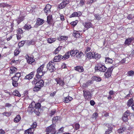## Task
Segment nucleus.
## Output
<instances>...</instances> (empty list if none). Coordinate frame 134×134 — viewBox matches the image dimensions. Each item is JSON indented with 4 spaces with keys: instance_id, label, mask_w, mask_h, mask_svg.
<instances>
[{
    "instance_id": "44",
    "label": "nucleus",
    "mask_w": 134,
    "mask_h": 134,
    "mask_svg": "<svg viewBox=\"0 0 134 134\" xmlns=\"http://www.w3.org/2000/svg\"><path fill=\"white\" fill-rule=\"evenodd\" d=\"M18 81L15 80H12V85L14 87H17L18 86Z\"/></svg>"
},
{
    "instance_id": "63",
    "label": "nucleus",
    "mask_w": 134,
    "mask_h": 134,
    "mask_svg": "<svg viewBox=\"0 0 134 134\" xmlns=\"http://www.w3.org/2000/svg\"><path fill=\"white\" fill-rule=\"evenodd\" d=\"M92 116L93 118H96L98 116V114L97 113H95L93 114Z\"/></svg>"
},
{
    "instance_id": "20",
    "label": "nucleus",
    "mask_w": 134,
    "mask_h": 134,
    "mask_svg": "<svg viewBox=\"0 0 134 134\" xmlns=\"http://www.w3.org/2000/svg\"><path fill=\"white\" fill-rule=\"evenodd\" d=\"M72 98L71 97L68 96L65 97L63 99V101L65 103H67L72 100Z\"/></svg>"
},
{
    "instance_id": "14",
    "label": "nucleus",
    "mask_w": 134,
    "mask_h": 134,
    "mask_svg": "<svg viewBox=\"0 0 134 134\" xmlns=\"http://www.w3.org/2000/svg\"><path fill=\"white\" fill-rule=\"evenodd\" d=\"M74 69L75 70L80 72H83L84 70L83 67L81 66H76L74 68Z\"/></svg>"
},
{
    "instance_id": "48",
    "label": "nucleus",
    "mask_w": 134,
    "mask_h": 134,
    "mask_svg": "<svg viewBox=\"0 0 134 134\" xmlns=\"http://www.w3.org/2000/svg\"><path fill=\"white\" fill-rule=\"evenodd\" d=\"M37 126V124L36 122H34L33 123V124L31 125V128L34 129Z\"/></svg>"
},
{
    "instance_id": "13",
    "label": "nucleus",
    "mask_w": 134,
    "mask_h": 134,
    "mask_svg": "<svg viewBox=\"0 0 134 134\" xmlns=\"http://www.w3.org/2000/svg\"><path fill=\"white\" fill-rule=\"evenodd\" d=\"M34 72H32L27 75L25 77V79L30 80L33 78L34 76Z\"/></svg>"
},
{
    "instance_id": "30",
    "label": "nucleus",
    "mask_w": 134,
    "mask_h": 134,
    "mask_svg": "<svg viewBox=\"0 0 134 134\" xmlns=\"http://www.w3.org/2000/svg\"><path fill=\"white\" fill-rule=\"evenodd\" d=\"M23 28L25 30H29L31 28V26L30 25L26 24L24 26Z\"/></svg>"
},
{
    "instance_id": "4",
    "label": "nucleus",
    "mask_w": 134,
    "mask_h": 134,
    "mask_svg": "<svg viewBox=\"0 0 134 134\" xmlns=\"http://www.w3.org/2000/svg\"><path fill=\"white\" fill-rule=\"evenodd\" d=\"M54 65L55 64L54 62H50L47 65L48 70L49 71L51 72H53L55 70Z\"/></svg>"
},
{
    "instance_id": "56",
    "label": "nucleus",
    "mask_w": 134,
    "mask_h": 134,
    "mask_svg": "<svg viewBox=\"0 0 134 134\" xmlns=\"http://www.w3.org/2000/svg\"><path fill=\"white\" fill-rule=\"evenodd\" d=\"M130 111L129 110H127L125 113L123 115L129 116L130 115Z\"/></svg>"
},
{
    "instance_id": "15",
    "label": "nucleus",
    "mask_w": 134,
    "mask_h": 134,
    "mask_svg": "<svg viewBox=\"0 0 134 134\" xmlns=\"http://www.w3.org/2000/svg\"><path fill=\"white\" fill-rule=\"evenodd\" d=\"M61 59H63V56L61 55H59L58 56H56L54 58V62H58Z\"/></svg>"
},
{
    "instance_id": "18",
    "label": "nucleus",
    "mask_w": 134,
    "mask_h": 134,
    "mask_svg": "<svg viewBox=\"0 0 134 134\" xmlns=\"http://www.w3.org/2000/svg\"><path fill=\"white\" fill-rule=\"evenodd\" d=\"M78 53V51L77 50L73 49L70 52V55L72 56H75Z\"/></svg>"
},
{
    "instance_id": "45",
    "label": "nucleus",
    "mask_w": 134,
    "mask_h": 134,
    "mask_svg": "<svg viewBox=\"0 0 134 134\" xmlns=\"http://www.w3.org/2000/svg\"><path fill=\"white\" fill-rule=\"evenodd\" d=\"M51 7V5L49 4L47 5L44 8L47 9L48 11H47L48 12H50V9Z\"/></svg>"
},
{
    "instance_id": "40",
    "label": "nucleus",
    "mask_w": 134,
    "mask_h": 134,
    "mask_svg": "<svg viewBox=\"0 0 134 134\" xmlns=\"http://www.w3.org/2000/svg\"><path fill=\"white\" fill-rule=\"evenodd\" d=\"M76 57L77 58H80L82 55H83V54L82 52H79L76 54Z\"/></svg>"
},
{
    "instance_id": "10",
    "label": "nucleus",
    "mask_w": 134,
    "mask_h": 134,
    "mask_svg": "<svg viewBox=\"0 0 134 134\" xmlns=\"http://www.w3.org/2000/svg\"><path fill=\"white\" fill-rule=\"evenodd\" d=\"M21 76V74L19 72H17L16 74L12 78V80H15L18 81Z\"/></svg>"
},
{
    "instance_id": "21",
    "label": "nucleus",
    "mask_w": 134,
    "mask_h": 134,
    "mask_svg": "<svg viewBox=\"0 0 134 134\" xmlns=\"http://www.w3.org/2000/svg\"><path fill=\"white\" fill-rule=\"evenodd\" d=\"M70 55V52H66L63 56V60H65L68 58L69 57Z\"/></svg>"
},
{
    "instance_id": "59",
    "label": "nucleus",
    "mask_w": 134,
    "mask_h": 134,
    "mask_svg": "<svg viewBox=\"0 0 134 134\" xmlns=\"http://www.w3.org/2000/svg\"><path fill=\"white\" fill-rule=\"evenodd\" d=\"M37 115H39L40 112L38 111V109H35L34 111Z\"/></svg>"
},
{
    "instance_id": "33",
    "label": "nucleus",
    "mask_w": 134,
    "mask_h": 134,
    "mask_svg": "<svg viewBox=\"0 0 134 134\" xmlns=\"http://www.w3.org/2000/svg\"><path fill=\"white\" fill-rule=\"evenodd\" d=\"M133 103V100L132 98H130L127 102V105L128 107H130Z\"/></svg>"
},
{
    "instance_id": "36",
    "label": "nucleus",
    "mask_w": 134,
    "mask_h": 134,
    "mask_svg": "<svg viewBox=\"0 0 134 134\" xmlns=\"http://www.w3.org/2000/svg\"><path fill=\"white\" fill-rule=\"evenodd\" d=\"M12 114L11 112H5L2 113V114L4 116H6L7 117L10 116Z\"/></svg>"
},
{
    "instance_id": "49",
    "label": "nucleus",
    "mask_w": 134,
    "mask_h": 134,
    "mask_svg": "<svg viewBox=\"0 0 134 134\" xmlns=\"http://www.w3.org/2000/svg\"><path fill=\"white\" fill-rule=\"evenodd\" d=\"M58 120V117L57 116H56L55 117H54L52 119V122L53 123H55Z\"/></svg>"
},
{
    "instance_id": "6",
    "label": "nucleus",
    "mask_w": 134,
    "mask_h": 134,
    "mask_svg": "<svg viewBox=\"0 0 134 134\" xmlns=\"http://www.w3.org/2000/svg\"><path fill=\"white\" fill-rule=\"evenodd\" d=\"M34 105H35V103L33 102L29 105L27 110L29 113L31 114L34 111L35 109Z\"/></svg>"
},
{
    "instance_id": "37",
    "label": "nucleus",
    "mask_w": 134,
    "mask_h": 134,
    "mask_svg": "<svg viewBox=\"0 0 134 134\" xmlns=\"http://www.w3.org/2000/svg\"><path fill=\"white\" fill-rule=\"evenodd\" d=\"M25 134H33V133L32 132L31 129L30 128L25 131Z\"/></svg>"
},
{
    "instance_id": "47",
    "label": "nucleus",
    "mask_w": 134,
    "mask_h": 134,
    "mask_svg": "<svg viewBox=\"0 0 134 134\" xmlns=\"http://www.w3.org/2000/svg\"><path fill=\"white\" fill-rule=\"evenodd\" d=\"M134 72L133 71H129L127 72V74L129 76H132L133 75Z\"/></svg>"
},
{
    "instance_id": "7",
    "label": "nucleus",
    "mask_w": 134,
    "mask_h": 134,
    "mask_svg": "<svg viewBox=\"0 0 134 134\" xmlns=\"http://www.w3.org/2000/svg\"><path fill=\"white\" fill-rule=\"evenodd\" d=\"M114 68L113 66H111L108 69L107 71L104 74L105 77H108L110 76Z\"/></svg>"
},
{
    "instance_id": "38",
    "label": "nucleus",
    "mask_w": 134,
    "mask_h": 134,
    "mask_svg": "<svg viewBox=\"0 0 134 134\" xmlns=\"http://www.w3.org/2000/svg\"><path fill=\"white\" fill-rule=\"evenodd\" d=\"M112 127H108V129L105 131V134H109L112 132Z\"/></svg>"
},
{
    "instance_id": "28",
    "label": "nucleus",
    "mask_w": 134,
    "mask_h": 134,
    "mask_svg": "<svg viewBox=\"0 0 134 134\" xmlns=\"http://www.w3.org/2000/svg\"><path fill=\"white\" fill-rule=\"evenodd\" d=\"M10 69V72L11 74H13L17 71V69L14 67H11Z\"/></svg>"
},
{
    "instance_id": "23",
    "label": "nucleus",
    "mask_w": 134,
    "mask_h": 134,
    "mask_svg": "<svg viewBox=\"0 0 134 134\" xmlns=\"http://www.w3.org/2000/svg\"><path fill=\"white\" fill-rule=\"evenodd\" d=\"M93 59H95L97 60L99 59L101 57L100 55L97 53L93 52Z\"/></svg>"
},
{
    "instance_id": "3",
    "label": "nucleus",
    "mask_w": 134,
    "mask_h": 134,
    "mask_svg": "<svg viewBox=\"0 0 134 134\" xmlns=\"http://www.w3.org/2000/svg\"><path fill=\"white\" fill-rule=\"evenodd\" d=\"M55 125L53 124L47 127L46 129V132L50 133L52 134H54L55 133Z\"/></svg>"
},
{
    "instance_id": "58",
    "label": "nucleus",
    "mask_w": 134,
    "mask_h": 134,
    "mask_svg": "<svg viewBox=\"0 0 134 134\" xmlns=\"http://www.w3.org/2000/svg\"><path fill=\"white\" fill-rule=\"evenodd\" d=\"M133 17L134 16H133L132 14H130L128 16L127 18L128 19L131 20H132Z\"/></svg>"
},
{
    "instance_id": "61",
    "label": "nucleus",
    "mask_w": 134,
    "mask_h": 134,
    "mask_svg": "<svg viewBox=\"0 0 134 134\" xmlns=\"http://www.w3.org/2000/svg\"><path fill=\"white\" fill-rule=\"evenodd\" d=\"M84 0H81L79 4L81 6H82L84 4Z\"/></svg>"
},
{
    "instance_id": "50",
    "label": "nucleus",
    "mask_w": 134,
    "mask_h": 134,
    "mask_svg": "<svg viewBox=\"0 0 134 134\" xmlns=\"http://www.w3.org/2000/svg\"><path fill=\"white\" fill-rule=\"evenodd\" d=\"M20 51L18 49H16L14 51V54L15 55H18Z\"/></svg>"
},
{
    "instance_id": "39",
    "label": "nucleus",
    "mask_w": 134,
    "mask_h": 134,
    "mask_svg": "<svg viewBox=\"0 0 134 134\" xmlns=\"http://www.w3.org/2000/svg\"><path fill=\"white\" fill-rule=\"evenodd\" d=\"M56 40V39L55 38H51L48 39L47 41L50 43H52L54 42Z\"/></svg>"
},
{
    "instance_id": "22",
    "label": "nucleus",
    "mask_w": 134,
    "mask_h": 134,
    "mask_svg": "<svg viewBox=\"0 0 134 134\" xmlns=\"http://www.w3.org/2000/svg\"><path fill=\"white\" fill-rule=\"evenodd\" d=\"M134 40V38H129L127 39L125 42V43L126 44L129 45L132 42V40Z\"/></svg>"
},
{
    "instance_id": "34",
    "label": "nucleus",
    "mask_w": 134,
    "mask_h": 134,
    "mask_svg": "<svg viewBox=\"0 0 134 134\" xmlns=\"http://www.w3.org/2000/svg\"><path fill=\"white\" fill-rule=\"evenodd\" d=\"M113 62V60L111 59L108 57L105 58V62L106 63H111Z\"/></svg>"
},
{
    "instance_id": "2",
    "label": "nucleus",
    "mask_w": 134,
    "mask_h": 134,
    "mask_svg": "<svg viewBox=\"0 0 134 134\" xmlns=\"http://www.w3.org/2000/svg\"><path fill=\"white\" fill-rule=\"evenodd\" d=\"M95 68L96 70L102 72H104L107 69L105 66L101 63L98 64Z\"/></svg>"
},
{
    "instance_id": "25",
    "label": "nucleus",
    "mask_w": 134,
    "mask_h": 134,
    "mask_svg": "<svg viewBox=\"0 0 134 134\" xmlns=\"http://www.w3.org/2000/svg\"><path fill=\"white\" fill-rule=\"evenodd\" d=\"M93 81L92 80H89L85 83L83 84V86L85 87H87L88 86H89L92 83H93Z\"/></svg>"
},
{
    "instance_id": "57",
    "label": "nucleus",
    "mask_w": 134,
    "mask_h": 134,
    "mask_svg": "<svg viewBox=\"0 0 134 134\" xmlns=\"http://www.w3.org/2000/svg\"><path fill=\"white\" fill-rule=\"evenodd\" d=\"M10 25L9 26V28H10V32H11L13 29V25L11 23H10Z\"/></svg>"
},
{
    "instance_id": "55",
    "label": "nucleus",
    "mask_w": 134,
    "mask_h": 134,
    "mask_svg": "<svg viewBox=\"0 0 134 134\" xmlns=\"http://www.w3.org/2000/svg\"><path fill=\"white\" fill-rule=\"evenodd\" d=\"M55 112L56 110H52L49 114L50 116H52L55 113Z\"/></svg>"
},
{
    "instance_id": "16",
    "label": "nucleus",
    "mask_w": 134,
    "mask_h": 134,
    "mask_svg": "<svg viewBox=\"0 0 134 134\" xmlns=\"http://www.w3.org/2000/svg\"><path fill=\"white\" fill-rule=\"evenodd\" d=\"M82 15L81 13L80 12H74L70 16V17L72 18L73 17L79 16Z\"/></svg>"
},
{
    "instance_id": "12",
    "label": "nucleus",
    "mask_w": 134,
    "mask_h": 134,
    "mask_svg": "<svg viewBox=\"0 0 134 134\" xmlns=\"http://www.w3.org/2000/svg\"><path fill=\"white\" fill-rule=\"evenodd\" d=\"M83 24L84 27L87 29L90 27H93V26L92 25V24L90 22L84 23H83Z\"/></svg>"
},
{
    "instance_id": "5",
    "label": "nucleus",
    "mask_w": 134,
    "mask_h": 134,
    "mask_svg": "<svg viewBox=\"0 0 134 134\" xmlns=\"http://www.w3.org/2000/svg\"><path fill=\"white\" fill-rule=\"evenodd\" d=\"M83 96L85 99L90 100L91 97V93L87 90H83Z\"/></svg>"
},
{
    "instance_id": "46",
    "label": "nucleus",
    "mask_w": 134,
    "mask_h": 134,
    "mask_svg": "<svg viewBox=\"0 0 134 134\" xmlns=\"http://www.w3.org/2000/svg\"><path fill=\"white\" fill-rule=\"evenodd\" d=\"M23 20V17H19L16 20L17 23L18 24H19Z\"/></svg>"
},
{
    "instance_id": "43",
    "label": "nucleus",
    "mask_w": 134,
    "mask_h": 134,
    "mask_svg": "<svg viewBox=\"0 0 134 134\" xmlns=\"http://www.w3.org/2000/svg\"><path fill=\"white\" fill-rule=\"evenodd\" d=\"M25 43V42L24 41H22L19 42L18 44V46H19V48H20V47L23 46Z\"/></svg>"
},
{
    "instance_id": "19",
    "label": "nucleus",
    "mask_w": 134,
    "mask_h": 134,
    "mask_svg": "<svg viewBox=\"0 0 134 134\" xmlns=\"http://www.w3.org/2000/svg\"><path fill=\"white\" fill-rule=\"evenodd\" d=\"M93 53H88L86 54V59H93Z\"/></svg>"
},
{
    "instance_id": "31",
    "label": "nucleus",
    "mask_w": 134,
    "mask_h": 134,
    "mask_svg": "<svg viewBox=\"0 0 134 134\" xmlns=\"http://www.w3.org/2000/svg\"><path fill=\"white\" fill-rule=\"evenodd\" d=\"M68 38V37L67 36H61L60 37L58 38V40L59 41H63L67 40Z\"/></svg>"
},
{
    "instance_id": "35",
    "label": "nucleus",
    "mask_w": 134,
    "mask_h": 134,
    "mask_svg": "<svg viewBox=\"0 0 134 134\" xmlns=\"http://www.w3.org/2000/svg\"><path fill=\"white\" fill-rule=\"evenodd\" d=\"M92 78L93 80L97 81H100L101 80V78L99 77L94 76Z\"/></svg>"
},
{
    "instance_id": "54",
    "label": "nucleus",
    "mask_w": 134,
    "mask_h": 134,
    "mask_svg": "<svg viewBox=\"0 0 134 134\" xmlns=\"http://www.w3.org/2000/svg\"><path fill=\"white\" fill-rule=\"evenodd\" d=\"M38 78L36 77V78H34V80L32 82V83L33 85H35V84L37 82V80H38Z\"/></svg>"
},
{
    "instance_id": "64",
    "label": "nucleus",
    "mask_w": 134,
    "mask_h": 134,
    "mask_svg": "<svg viewBox=\"0 0 134 134\" xmlns=\"http://www.w3.org/2000/svg\"><path fill=\"white\" fill-rule=\"evenodd\" d=\"M90 103L91 105L93 106L95 104V102L94 101L91 100L90 101Z\"/></svg>"
},
{
    "instance_id": "11",
    "label": "nucleus",
    "mask_w": 134,
    "mask_h": 134,
    "mask_svg": "<svg viewBox=\"0 0 134 134\" xmlns=\"http://www.w3.org/2000/svg\"><path fill=\"white\" fill-rule=\"evenodd\" d=\"M44 83L43 81L41 80L37 81L35 84V85L36 86H38L41 88L43 86Z\"/></svg>"
},
{
    "instance_id": "8",
    "label": "nucleus",
    "mask_w": 134,
    "mask_h": 134,
    "mask_svg": "<svg viewBox=\"0 0 134 134\" xmlns=\"http://www.w3.org/2000/svg\"><path fill=\"white\" fill-rule=\"evenodd\" d=\"M69 0H64L59 5L58 7L60 9L64 8L69 3Z\"/></svg>"
},
{
    "instance_id": "1",
    "label": "nucleus",
    "mask_w": 134,
    "mask_h": 134,
    "mask_svg": "<svg viewBox=\"0 0 134 134\" xmlns=\"http://www.w3.org/2000/svg\"><path fill=\"white\" fill-rule=\"evenodd\" d=\"M44 65L42 64L40 67L37 70V74L36 75V76L38 78H41L46 72L45 71H43Z\"/></svg>"
},
{
    "instance_id": "32",
    "label": "nucleus",
    "mask_w": 134,
    "mask_h": 134,
    "mask_svg": "<svg viewBox=\"0 0 134 134\" xmlns=\"http://www.w3.org/2000/svg\"><path fill=\"white\" fill-rule=\"evenodd\" d=\"M94 16L95 17L94 19L96 20H100L101 19L102 17H101L100 15L98 14H94Z\"/></svg>"
},
{
    "instance_id": "52",
    "label": "nucleus",
    "mask_w": 134,
    "mask_h": 134,
    "mask_svg": "<svg viewBox=\"0 0 134 134\" xmlns=\"http://www.w3.org/2000/svg\"><path fill=\"white\" fill-rule=\"evenodd\" d=\"M80 125L77 123H76L75 124V128L76 130H77L80 127Z\"/></svg>"
},
{
    "instance_id": "26",
    "label": "nucleus",
    "mask_w": 134,
    "mask_h": 134,
    "mask_svg": "<svg viewBox=\"0 0 134 134\" xmlns=\"http://www.w3.org/2000/svg\"><path fill=\"white\" fill-rule=\"evenodd\" d=\"M44 23V20L40 18H38L37 19L36 24L38 25H42Z\"/></svg>"
},
{
    "instance_id": "9",
    "label": "nucleus",
    "mask_w": 134,
    "mask_h": 134,
    "mask_svg": "<svg viewBox=\"0 0 134 134\" xmlns=\"http://www.w3.org/2000/svg\"><path fill=\"white\" fill-rule=\"evenodd\" d=\"M55 80L57 84H59L62 87H63L65 84L64 82L63 81L61 80L59 78H58L56 79Z\"/></svg>"
},
{
    "instance_id": "60",
    "label": "nucleus",
    "mask_w": 134,
    "mask_h": 134,
    "mask_svg": "<svg viewBox=\"0 0 134 134\" xmlns=\"http://www.w3.org/2000/svg\"><path fill=\"white\" fill-rule=\"evenodd\" d=\"M73 36H74L75 37L78 38L80 36V33H79V34H77L75 35V34H73Z\"/></svg>"
},
{
    "instance_id": "17",
    "label": "nucleus",
    "mask_w": 134,
    "mask_h": 134,
    "mask_svg": "<svg viewBox=\"0 0 134 134\" xmlns=\"http://www.w3.org/2000/svg\"><path fill=\"white\" fill-rule=\"evenodd\" d=\"M26 59L27 62L29 64H32L35 61L34 59L30 57L28 55L27 57H26Z\"/></svg>"
},
{
    "instance_id": "42",
    "label": "nucleus",
    "mask_w": 134,
    "mask_h": 134,
    "mask_svg": "<svg viewBox=\"0 0 134 134\" xmlns=\"http://www.w3.org/2000/svg\"><path fill=\"white\" fill-rule=\"evenodd\" d=\"M41 88L40 87L38 86H36V85L33 88V91H38L40 90Z\"/></svg>"
},
{
    "instance_id": "27",
    "label": "nucleus",
    "mask_w": 134,
    "mask_h": 134,
    "mask_svg": "<svg viewBox=\"0 0 134 134\" xmlns=\"http://www.w3.org/2000/svg\"><path fill=\"white\" fill-rule=\"evenodd\" d=\"M13 94L14 96H17L19 97L21 96V94L17 90H15L13 92Z\"/></svg>"
},
{
    "instance_id": "41",
    "label": "nucleus",
    "mask_w": 134,
    "mask_h": 134,
    "mask_svg": "<svg viewBox=\"0 0 134 134\" xmlns=\"http://www.w3.org/2000/svg\"><path fill=\"white\" fill-rule=\"evenodd\" d=\"M35 108L36 109H38L40 108L41 107V104L40 103H37L36 104L35 103V105H34Z\"/></svg>"
},
{
    "instance_id": "29",
    "label": "nucleus",
    "mask_w": 134,
    "mask_h": 134,
    "mask_svg": "<svg viewBox=\"0 0 134 134\" xmlns=\"http://www.w3.org/2000/svg\"><path fill=\"white\" fill-rule=\"evenodd\" d=\"M126 128L125 127L122 126L118 130V131L119 133H122L124 131L126 130Z\"/></svg>"
},
{
    "instance_id": "24",
    "label": "nucleus",
    "mask_w": 134,
    "mask_h": 134,
    "mask_svg": "<svg viewBox=\"0 0 134 134\" xmlns=\"http://www.w3.org/2000/svg\"><path fill=\"white\" fill-rule=\"evenodd\" d=\"M21 119V117L20 115H17L14 120V122L15 123L18 122Z\"/></svg>"
},
{
    "instance_id": "51",
    "label": "nucleus",
    "mask_w": 134,
    "mask_h": 134,
    "mask_svg": "<svg viewBox=\"0 0 134 134\" xmlns=\"http://www.w3.org/2000/svg\"><path fill=\"white\" fill-rule=\"evenodd\" d=\"M51 20H52V18H51V16L49 15V16H47V21L48 23L49 24L50 23Z\"/></svg>"
},
{
    "instance_id": "62",
    "label": "nucleus",
    "mask_w": 134,
    "mask_h": 134,
    "mask_svg": "<svg viewBox=\"0 0 134 134\" xmlns=\"http://www.w3.org/2000/svg\"><path fill=\"white\" fill-rule=\"evenodd\" d=\"M122 119L124 122H126L127 121L128 119V117H122Z\"/></svg>"
},
{
    "instance_id": "53",
    "label": "nucleus",
    "mask_w": 134,
    "mask_h": 134,
    "mask_svg": "<svg viewBox=\"0 0 134 134\" xmlns=\"http://www.w3.org/2000/svg\"><path fill=\"white\" fill-rule=\"evenodd\" d=\"M78 23V21L76 20L75 21L72 22L71 23V24L73 26H76Z\"/></svg>"
}]
</instances>
